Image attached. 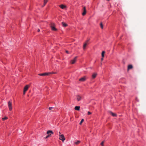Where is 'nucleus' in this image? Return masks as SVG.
I'll return each mask as SVG.
<instances>
[{
  "label": "nucleus",
  "mask_w": 146,
  "mask_h": 146,
  "mask_svg": "<svg viewBox=\"0 0 146 146\" xmlns=\"http://www.w3.org/2000/svg\"><path fill=\"white\" fill-rule=\"evenodd\" d=\"M50 25L52 30L54 31H56L57 30V29L55 27V25L54 23H51L50 24Z\"/></svg>",
  "instance_id": "nucleus-1"
},
{
  "label": "nucleus",
  "mask_w": 146,
  "mask_h": 146,
  "mask_svg": "<svg viewBox=\"0 0 146 146\" xmlns=\"http://www.w3.org/2000/svg\"><path fill=\"white\" fill-rule=\"evenodd\" d=\"M59 139L62 141L63 142L65 140L64 135L63 134H60L59 135Z\"/></svg>",
  "instance_id": "nucleus-2"
},
{
  "label": "nucleus",
  "mask_w": 146,
  "mask_h": 146,
  "mask_svg": "<svg viewBox=\"0 0 146 146\" xmlns=\"http://www.w3.org/2000/svg\"><path fill=\"white\" fill-rule=\"evenodd\" d=\"M8 107L10 111L12 109V104L11 101H9L8 102Z\"/></svg>",
  "instance_id": "nucleus-3"
},
{
  "label": "nucleus",
  "mask_w": 146,
  "mask_h": 146,
  "mask_svg": "<svg viewBox=\"0 0 146 146\" xmlns=\"http://www.w3.org/2000/svg\"><path fill=\"white\" fill-rule=\"evenodd\" d=\"M29 86L28 85H26L24 87L23 90V94L25 95L26 92L27 90H28Z\"/></svg>",
  "instance_id": "nucleus-4"
},
{
  "label": "nucleus",
  "mask_w": 146,
  "mask_h": 146,
  "mask_svg": "<svg viewBox=\"0 0 146 146\" xmlns=\"http://www.w3.org/2000/svg\"><path fill=\"white\" fill-rule=\"evenodd\" d=\"M76 99L78 101H80L82 99V96L79 95H77L76 96Z\"/></svg>",
  "instance_id": "nucleus-5"
},
{
  "label": "nucleus",
  "mask_w": 146,
  "mask_h": 146,
  "mask_svg": "<svg viewBox=\"0 0 146 146\" xmlns=\"http://www.w3.org/2000/svg\"><path fill=\"white\" fill-rule=\"evenodd\" d=\"M89 41V40H86L85 42L84 43L83 46V49L84 50H85L86 47L87 46V45L88 44V42Z\"/></svg>",
  "instance_id": "nucleus-6"
},
{
  "label": "nucleus",
  "mask_w": 146,
  "mask_h": 146,
  "mask_svg": "<svg viewBox=\"0 0 146 146\" xmlns=\"http://www.w3.org/2000/svg\"><path fill=\"white\" fill-rule=\"evenodd\" d=\"M51 72L49 73H44L42 74H38V75L40 76H47L49 74H51Z\"/></svg>",
  "instance_id": "nucleus-7"
},
{
  "label": "nucleus",
  "mask_w": 146,
  "mask_h": 146,
  "mask_svg": "<svg viewBox=\"0 0 146 146\" xmlns=\"http://www.w3.org/2000/svg\"><path fill=\"white\" fill-rule=\"evenodd\" d=\"M77 57V56H76L73 59L71 60L70 62L71 64H74L76 62Z\"/></svg>",
  "instance_id": "nucleus-8"
},
{
  "label": "nucleus",
  "mask_w": 146,
  "mask_h": 146,
  "mask_svg": "<svg viewBox=\"0 0 146 146\" xmlns=\"http://www.w3.org/2000/svg\"><path fill=\"white\" fill-rule=\"evenodd\" d=\"M86 79V76H84L83 77H82L79 79V80L81 82H84Z\"/></svg>",
  "instance_id": "nucleus-9"
},
{
  "label": "nucleus",
  "mask_w": 146,
  "mask_h": 146,
  "mask_svg": "<svg viewBox=\"0 0 146 146\" xmlns=\"http://www.w3.org/2000/svg\"><path fill=\"white\" fill-rule=\"evenodd\" d=\"M86 8L85 7H83V12L82 13V15L83 16L85 15L86 13Z\"/></svg>",
  "instance_id": "nucleus-10"
},
{
  "label": "nucleus",
  "mask_w": 146,
  "mask_h": 146,
  "mask_svg": "<svg viewBox=\"0 0 146 146\" xmlns=\"http://www.w3.org/2000/svg\"><path fill=\"white\" fill-rule=\"evenodd\" d=\"M97 75V74L96 73H94L92 75V79L95 78Z\"/></svg>",
  "instance_id": "nucleus-11"
},
{
  "label": "nucleus",
  "mask_w": 146,
  "mask_h": 146,
  "mask_svg": "<svg viewBox=\"0 0 146 146\" xmlns=\"http://www.w3.org/2000/svg\"><path fill=\"white\" fill-rule=\"evenodd\" d=\"M133 68V66L132 65H129L128 66L127 70H129L130 69H131Z\"/></svg>",
  "instance_id": "nucleus-12"
},
{
  "label": "nucleus",
  "mask_w": 146,
  "mask_h": 146,
  "mask_svg": "<svg viewBox=\"0 0 146 146\" xmlns=\"http://www.w3.org/2000/svg\"><path fill=\"white\" fill-rule=\"evenodd\" d=\"M62 9H64L66 7V6L63 5H61L59 6Z\"/></svg>",
  "instance_id": "nucleus-13"
},
{
  "label": "nucleus",
  "mask_w": 146,
  "mask_h": 146,
  "mask_svg": "<svg viewBox=\"0 0 146 146\" xmlns=\"http://www.w3.org/2000/svg\"><path fill=\"white\" fill-rule=\"evenodd\" d=\"M47 133L49 135L51 134H53L54 133L53 131L51 130H48L47 132Z\"/></svg>",
  "instance_id": "nucleus-14"
},
{
  "label": "nucleus",
  "mask_w": 146,
  "mask_h": 146,
  "mask_svg": "<svg viewBox=\"0 0 146 146\" xmlns=\"http://www.w3.org/2000/svg\"><path fill=\"white\" fill-rule=\"evenodd\" d=\"M110 113L113 117H116L117 116V115L116 114L114 113L111 111H110Z\"/></svg>",
  "instance_id": "nucleus-15"
},
{
  "label": "nucleus",
  "mask_w": 146,
  "mask_h": 146,
  "mask_svg": "<svg viewBox=\"0 0 146 146\" xmlns=\"http://www.w3.org/2000/svg\"><path fill=\"white\" fill-rule=\"evenodd\" d=\"M80 107L76 106L75 107V109L77 110H80Z\"/></svg>",
  "instance_id": "nucleus-16"
},
{
  "label": "nucleus",
  "mask_w": 146,
  "mask_h": 146,
  "mask_svg": "<svg viewBox=\"0 0 146 146\" xmlns=\"http://www.w3.org/2000/svg\"><path fill=\"white\" fill-rule=\"evenodd\" d=\"M62 24L64 27H66L67 26V25L64 22H62Z\"/></svg>",
  "instance_id": "nucleus-17"
},
{
  "label": "nucleus",
  "mask_w": 146,
  "mask_h": 146,
  "mask_svg": "<svg viewBox=\"0 0 146 146\" xmlns=\"http://www.w3.org/2000/svg\"><path fill=\"white\" fill-rule=\"evenodd\" d=\"M48 0H44V5L42 6V7H44L45 4H46V3L48 2Z\"/></svg>",
  "instance_id": "nucleus-18"
},
{
  "label": "nucleus",
  "mask_w": 146,
  "mask_h": 146,
  "mask_svg": "<svg viewBox=\"0 0 146 146\" xmlns=\"http://www.w3.org/2000/svg\"><path fill=\"white\" fill-rule=\"evenodd\" d=\"M105 52L104 51H103L102 52V57L103 58L104 57V54H105Z\"/></svg>",
  "instance_id": "nucleus-19"
},
{
  "label": "nucleus",
  "mask_w": 146,
  "mask_h": 146,
  "mask_svg": "<svg viewBox=\"0 0 146 146\" xmlns=\"http://www.w3.org/2000/svg\"><path fill=\"white\" fill-rule=\"evenodd\" d=\"M80 142V141H78L76 142H74V144L76 145H78L79 144Z\"/></svg>",
  "instance_id": "nucleus-20"
},
{
  "label": "nucleus",
  "mask_w": 146,
  "mask_h": 146,
  "mask_svg": "<svg viewBox=\"0 0 146 146\" xmlns=\"http://www.w3.org/2000/svg\"><path fill=\"white\" fill-rule=\"evenodd\" d=\"M84 121V119H82L81 121L80 122V123H79V124L81 125V124H82V122Z\"/></svg>",
  "instance_id": "nucleus-21"
},
{
  "label": "nucleus",
  "mask_w": 146,
  "mask_h": 146,
  "mask_svg": "<svg viewBox=\"0 0 146 146\" xmlns=\"http://www.w3.org/2000/svg\"><path fill=\"white\" fill-rule=\"evenodd\" d=\"M104 141H102L101 143V145L102 146H104Z\"/></svg>",
  "instance_id": "nucleus-22"
},
{
  "label": "nucleus",
  "mask_w": 146,
  "mask_h": 146,
  "mask_svg": "<svg viewBox=\"0 0 146 146\" xmlns=\"http://www.w3.org/2000/svg\"><path fill=\"white\" fill-rule=\"evenodd\" d=\"M8 118L7 117H4V118H2V119L3 120H6V119H7Z\"/></svg>",
  "instance_id": "nucleus-23"
},
{
  "label": "nucleus",
  "mask_w": 146,
  "mask_h": 146,
  "mask_svg": "<svg viewBox=\"0 0 146 146\" xmlns=\"http://www.w3.org/2000/svg\"><path fill=\"white\" fill-rule=\"evenodd\" d=\"M100 27H101V28L102 29H103V24H102V23H101L100 24Z\"/></svg>",
  "instance_id": "nucleus-24"
},
{
  "label": "nucleus",
  "mask_w": 146,
  "mask_h": 146,
  "mask_svg": "<svg viewBox=\"0 0 146 146\" xmlns=\"http://www.w3.org/2000/svg\"><path fill=\"white\" fill-rule=\"evenodd\" d=\"M51 135V134L48 135L45 138H47L48 137H50Z\"/></svg>",
  "instance_id": "nucleus-25"
},
{
  "label": "nucleus",
  "mask_w": 146,
  "mask_h": 146,
  "mask_svg": "<svg viewBox=\"0 0 146 146\" xmlns=\"http://www.w3.org/2000/svg\"><path fill=\"white\" fill-rule=\"evenodd\" d=\"M92 114V113L91 112H90V111H88V115H90Z\"/></svg>",
  "instance_id": "nucleus-26"
},
{
  "label": "nucleus",
  "mask_w": 146,
  "mask_h": 146,
  "mask_svg": "<svg viewBox=\"0 0 146 146\" xmlns=\"http://www.w3.org/2000/svg\"><path fill=\"white\" fill-rule=\"evenodd\" d=\"M53 109V107H49V109L50 110H51Z\"/></svg>",
  "instance_id": "nucleus-27"
},
{
  "label": "nucleus",
  "mask_w": 146,
  "mask_h": 146,
  "mask_svg": "<svg viewBox=\"0 0 146 146\" xmlns=\"http://www.w3.org/2000/svg\"><path fill=\"white\" fill-rule=\"evenodd\" d=\"M66 52L67 54H69V52L68 51H67V50H66Z\"/></svg>",
  "instance_id": "nucleus-28"
},
{
  "label": "nucleus",
  "mask_w": 146,
  "mask_h": 146,
  "mask_svg": "<svg viewBox=\"0 0 146 146\" xmlns=\"http://www.w3.org/2000/svg\"><path fill=\"white\" fill-rule=\"evenodd\" d=\"M40 31V29H38V32H39Z\"/></svg>",
  "instance_id": "nucleus-29"
},
{
  "label": "nucleus",
  "mask_w": 146,
  "mask_h": 146,
  "mask_svg": "<svg viewBox=\"0 0 146 146\" xmlns=\"http://www.w3.org/2000/svg\"><path fill=\"white\" fill-rule=\"evenodd\" d=\"M104 59L102 57V58H101V60L102 61Z\"/></svg>",
  "instance_id": "nucleus-30"
},
{
  "label": "nucleus",
  "mask_w": 146,
  "mask_h": 146,
  "mask_svg": "<svg viewBox=\"0 0 146 146\" xmlns=\"http://www.w3.org/2000/svg\"><path fill=\"white\" fill-rule=\"evenodd\" d=\"M53 73V74H56V72H53V73Z\"/></svg>",
  "instance_id": "nucleus-31"
},
{
  "label": "nucleus",
  "mask_w": 146,
  "mask_h": 146,
  "mask_svg": "<svg viewBox=\"0 0 146 146\" xmlns=\"http://www.w3.org/2000/svg\"><path fill=\"white\" fill-rule=\"evenodd\" d=\"M59 135L61 134V133H60V132H59Z\"/></svg>",
  "instance_id": "nucleus-32"
}]
</instances>
